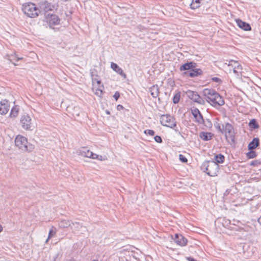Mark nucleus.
Returning a JSON list of instances; mask_svg holds the SVG:
<instances>
[{"label": "nucleus", "mask_w": 261, "mask_h": 261, "mask_svg": "<svg viewBox=\"0 0 261 261\" xmlns=\"http://www.w3.org/2000/svg\"><path fill=\"white\" fill-rule=\"evenodd\" d=\"M203 94L207 101L214 107L222 106L225 103L223 97L213 89H204Z\"/></svg>", "instance_id": "nucleus-1"}, {"label": "nucleus", "mask_w": 261, "mask_h": 261, "mask_svg": "<svg viewBox=\"0 0 261 261\" xmlns=\"http://www.w3.org/2000/svg\"><path fill=\"white\" fill-rule=\"evenodd\" d=\"M15 144L17 147L24 152H31L34 149V145L28 142L27 138L21 135L16 137Z\"/></svg>", "instance_id": "nucleus-2"}, {"label": "nucleus", "mask_w": 261, "mask_h": 261, "mask_svg": "<svg viewBox=\"0 0 261 261\" xmlns=\"http://www.w3.org/2000/svg\"><path fill=\"white\" fill-rule=\"evenodd\" d=\"M201 169L209 176L214 177L217 175L219 166L214 161H205L202 164Z\"/></svg>", "instance_id": "nucleus-3"}, {"label": "nucleus", "mask_w": 261, "mask_h": 261, "mask_svg": "<svg viewBox=\"0 0 261 261\" xmlns=\"http://www.w3.org/2000/svg\"><path fill=\"white\" fill-rule=\"evenodd\" d=\"M22 9L24 13L27 16L31 18H35L37 17L40 12L36 5L32 3H28L23 4L22 5Z\"/></svg>", "instance_id": "nucleus-4"}, {"label": "nucleus", "mask_w": 261, "mask_h": 261, "mask_svg": "<svg viewBox=\"0 0 261 261\" xmlns=\"http://www.w3.org/2000/svg\"><path fill=\"white\" fill-rule=\"evenodd\" d=\"M223 127H224V132H225V136L227 142L230 145H234L235 136L232 125L229 123L227 122Z\"/></svg>", "instance_id": "nucleus-5"}, {"label": "nucleus", "mask_w": 261, "mask_h": 261, "mask_svg": "<svg viewBox=\"0 0 261 261\" xmlns=\"http://www.w3.org/2000/svg\"><path fill=\"white\" fill-rule=\"evenodd\" d=\"M160 123L163 125L171 128L176 126L175 119L170 115H163L160 117Z\"/></svg>", "instance_id": "nucleus-6"}, {"label": "nucleus", "mask_w": 261, "mask_h": 261, "mask_svg": "<svg viewBox=\"0 0 261 261\" xmlns=\"http://www.w3.org/2000/svg\"><path fill=\"white\" fill-rule=\"evenodd\" d=\"M32 119L27 114H24L21 117L20 124L22 127L25 130L32 129Z\"/></svg>", "instance_id": "nucleus-7"}, {"label": "nucleus", "mask_w": 261, "mask_h": 261, "mask_svg": "<svg viewBox=\"0 0 261 261\" xmlns=\"http://www.w3.org/2000/svg\"><path fill=\"white\" fill-rule=\"evenodd\" d=\"M45 19L50 28H53L54 25L59 24L60 21L59 17L55 14H45Z\"/></svg>", "instance_id": "nucleus-8"}, {"label": "nucleus", "mask_w": 261, "mask_h": 261, "mask_svg": "<svg viewBox=\"0 0 261 261\" xmlns=\"http://www.w3.org/2000/svg\"><path fill=\"white\" fill-rule=\"evenodd\" d=\"M227 64L228 66H231L232 68L233 72L236 74H239V73L242 72V66L238 63V62L234 61V60H230L228 61V63H225Z\"/></svg>", "instance_id": "nucleus-9"}, {"label": "nucleus", "mask_w": 261, "mask_h": 261, "mask_svg": "<svg viewBox=\"0 0 261 261\" xmlns=\"http://www.w3.org/2000/svg\"><path fill=\"white\" fill-rule=\"evenodd\" d=\"M191 113L195 119V122L199 124H202L204 122L203 116L197 108L191 109Z\"/></svg>", "instance_id": "nucleus-10"}, {"label": "nucleus", "mask_w": 261, "mask_h": 261, "mask_svg": "<svg viewBox=\"0 0 261 261\" xmlns=\"http://www.w3.org/2000/svg\"><path fill=\"white\" fill-rule=\"evenodd\" d=\"M187 95L189 98L199 104H202L204 102L203 99L196 92L189 90L187 92Z\"/></svg>", "instance_id": "nucleus-11"}, {"label": "nucleus", "mask_w": 261, "mask_h": 261, "mask_svg": "<svg viewBox=\"0 0 261 261\" xmlns=\"http://www.w3.org/2000/svg\"><path fill=\"white\" fill-rule=\"evenodd\" d=\"M10 109L9 101L7 99H3L0 101V114L6 115Z\"/></svg>", "instance_id": "nucleus-12"}, {"label": "nucleus", "mask_w": 261, "mask_h": 261, "mask_svg": "<svg viewBox=\"0 0 261 261\" xmlns=\"http://www.w3.org/2000/svg\"><path fill=\"white\" fill-rule=\"evenodd\" d=\"M40 7V9L44 12L45 15L48 12L53 11L55 9L54 5L47 1L42 2Z\"/></svg>", "instance_id": "nucleus-13"}, {"label": "nucleus", "mask_w": 261, "mask_h": 261, "mask_svg": "<svg viewBox=\"0 0 261 261\" xmlns=\"http://www.w3.org/2000/svg\"><path fill=\"white\" fill-rule=\"evenodd\" d=\"M174 242L177 245L180 246H185L187 245V239L181 234H175L174 239Z\"/></svg>", "instance_id": "nucleus-14"}, {"label": "nucleus", "mask_w": 261, "mask_h": 261, "mask_svg": "<svg viewBox=\"0 0 261 261\" xmlns=\"http://www.w3.org/2000/svg\"><path fill=\"white\" fill-rule=\"evenodd\" d=\"M111 67L118 74L120 75L122 77L126 78V74L123 72V70L120 68L117 64L112 62L111 64Z\"/></svg>", "instance_id": "nucleus-15"}, {"label": "nucleus", "mask_w": 261, "mask_h": 261, "mask_svg": "<svg viewBox=\"0 0 261 261\" xmlns=\"http://www.w3.org/2000/svg\"><path fill=\"white\" fill-rule=\"evenodd\" d=\"M197 66V64L195 62H187L183 65H182L180 68L179 70L180 71H185V70H191V69H193L195 67H196Z\"/></svg>", "instance_id": "nucleus-16"}, {"label": "nucleus", "mask_w": 261, "mask_h": 261, "mask_svg": "<svg viewBox=\"0 0 261 261\" xmlns=\"http://www.w3.org/2000/svg\"><path fill=\"white\" fill-rule=\"evenodd\" d=\"M223 225L226 227L229 224H232L233 225L238 226L239 227H241V225H242V222L240 221L239 220L233 219L232 221H230L229 219H226L225 218L223 219V222H222Z\"/></svg>", "instance_id": "nucleus-17"}, {"label": "nucleus", "mask_w": 261, "mask_h": 261, "mask_svg": "<svg viewBox=\"0 0 261 261\" xmlns=\"http://www.w3.org/2000/svg\"><path fill=\"white\" fill-rule=\"evenodd\" d=\"M236 23L240 28L242 29L244 31H250L251 29V28L249 23L243 21L241 19H237Z\"/></svg>", "instance_id": "nucleus-18"}, {"label": "nucleus", "mask_w": 261, "mask_h": 261, "mask_svg": "<svg viewBox=\"0 0 261 261\" xmlns=\"http://www.w3.org/2000/svg\"><path fill=\"white\" fill-rule=\"evenodd\" d=\"M185 74H188L190 77H194L198 75H201L203 73V71L199 68H196L195 67L191 69V71L188 73L185 72Z\"/></svg>", "instance_id": "nucleus-19"}, {"label": "nucleus", "mask_w": 261, "mask_h": 261, "mask_svg": "<svg viewBox=\"0 0 261 261\" xmlns=\"http://www.w3.org/2000/svg\"><path fill=\"white\" fill-rule=\"evenodd\" d=\"M259 145V140L258 138H254L248 145V150H253Z\"/></svg>", "instance_id": "nucleus-20"}, {"label": "nucleus", "mask_w": 261, "mask_h": 261, "mask_svg": "<svg viewBox=\"0 0 261 261\" xmlns=\"http://www.w3.org/2000/svg\"><path fill=\"white\" fill-rule=\"evenodd\" d=\"M213 134L212 133L202 132L199 134V137L204 141L211 140Z\"/></svg>", "instance_id": "nucleus-21"}, {"label": "nucleus", "mask_w": 261, "mask_h": 261, "mask_svg": "<svg viewBox=\"0 0 261 261\" xmlns=\"http://www.w3.org/2000/svg\"><path fill=\"white\" fill-rule=\"evenodd\" d=\"M71 222L66 219H61L59 222V226L61 228H65L68 227H70L71 229H72V226L71 225Z\"/></svg>", "instance_id": "nucleus-22"}, {"label": "nucleus", "mask_w": 261, "mask_h": 261, "mask_svg": "<svg viewBox=\"0 0 261 261\" xmlns=\"http://www.w3.org/2000/svg\"><path fill=\"white\" fill-rule=\"evenodd\" d=\"M149 91L150 92L151 95L153 98H156L159 94V86L157 85H154L151 86L149 88Z\"/></svg>", "instance_id": "nucleus-23"}, {"label": "nucleus", "mask_w": 261, "mask_h": 261, "mask_svg": "<svg viewBox=\"0 0 261 261\" xmlns=\"http://www.w3.org/2000/svg\"><path fill=\"white\" fill-rule=\"evenodd\" d=\"M19 111V108L18 106L16 105L14 106L11 110L10 113V117L11 118H15L16 117Z\"/></svg>", "instance_id": "nucleus-24"}, {"label": "nucleus", "mask_w": 261, "mask_h": 261, "mask_svg": "<svg viewBox=\"0 0 261 261\" xmlns=\"http://www.w3.org/2000/svg\"><path fill=\"white\" fill-rule=\"evenodd\" d=\"M79 154L83 156L89 158L92 154V152L86 148H83L79 151Z\"/></svg>", "instance_id": "nucleus-25"}, {"label": "nucleus", "mask_w": 261, "mask_h": 261, "mask_svg": "<svg viewBox=\"0 0 261 261\" xmlns=\"http://www.w3.org/2000/svg\"><path fill=\"white\" fill-rule=\"evenodd\" d=\"M215 163H216L217 164L223 163L225 160V156L222 154H216L215 156Z\"/></svg>", "instance_id": "nucleus-26"}, {"label": "nucleus", "mask_w": 261, "mask_h": 261, "mask_svg": "<svg viewBox=\"0 0 261 261\" xmlns=\"http://www.w3.org/2000/svg\"><path fill=\"white\" fill-rule=\"evenodd\" d=\"M201 0H192L190 5V8L192 9H196L200 7Z\"/></svg>", "instance_id": "nucleus-27"}, {"label": "nucleus", "mask_w": 261, "mask_h": 261, "mask_svg": "<svg viewBox=\"0 0 261 261\" xmlns=\"http://www.w3.org/2000/svg\"><path fill=\"white\" fill-rule=\"evenodd\" d=\"M249 126L251 129H256L259 127V125L255 119H252L249 123Z\"/></svg>", "instance_id": "nucleus-28"}, {"label": "nucleus", "mask_w": 261, "mask_h": 261, "mask_svg": "<svg viewBox=\"0 0 261 261\" xmlns=\"http://www.w3.org/2000/svg\"><path fill=\"white\" fill-rule=\"evenodd\" d=\"M180 98V92H177V93H176L175 94V95L173 96V102L174 104L177 103L179 102Z\"/></svg>", "instance_id": "nucleus-29"}, {"label": "nucleus", "mask_w": 261, "mask_h": 261, "mask_svg": "<svg viewBox=\"0 0 261 261\" xmlns=\"http://www.w3.org/2000/svg\"><path fill=\"white\" fill-rule=\"evenodd\" d=\"M250 151L247 153L246 155L248 159H253L256 157V153L255 151L253 150H249Z\"/></svg>", "instance_id": "nucleus-30"}, {"label": "nucleus", "mask_w": 261, "mask_h": 261, "mask_svg": "<svg viewBox=\"0 0 261 261\" xmlns=\"http://www.w3.org/2000/svg\"><path fill=\"white\" fill-rule=\"evenodd\" d=\"M71 225L72 226L73 230H79V228L82 227V225L79 222H72Z\"/></svg>", "instance_id": "nucleus-31"}, {"label": "nucleus", "mask_w": 261, "mask_h": 261, "mask_svg": "<svg viewBox=\"0 0 261 261\" xmlns=\"http://www.w3.org/2000/svg\"><path fill=\"white\" fill-rule=\"evenodd\" d=\"M202 124H204L207 128H211L213 126L212 122L208 119H204V122Z\"/></svg>", "instance_id": "nucleus-32"}, {"label": "nucleus", "mask_w": 261, "mask_h": 261, "mask_svg": "<svg viewBox=\"0 0 261 261\" xmlns=\"http://www.w3.org/2000/svg\"><path fill=\"white\" fill-rule=\"evenodd\" d=\"M56 229L53 227L49 231L48 240H49L52 237H53L56 233Z\"/></svg>", "instance_id": "nucleus-33"}, {"label": "nucleus", "mask_w": 261, "mask_h": 261, "mask_svg": "<svg viewBox=\"0 0 261 261\" xmlns=\"http://www.w3.org/2000/svg\"><path fill=\"white\" fill-rule=\"evenodd\" d=\"M261 164V162L259 161V160H254V161H252L250 165L251 166H256V167H258V166H259Z\"/></svg>", "instance_id": "nucleus-34"}, {"label": "nucleus", "mask_w": 261, "mask_h": 261, "mask_svg": "<svg viewBox=\"0 0 261 261\" xmlns=\"http://www.w3.org/2000/svg\"><path fill=\"white\" fill-rule=\"evenodd\" d=\"M144 133L148 135L149 136H152L154 135L155 132L154 130L151 129H146L144 131Z\"/></svg>", "instance_id": "nucleus-35"}, {"label": "nucleus", "mask_w": 261, "mask_h": 261, "mask_svg": "<svg viewBox=\"0 0 261 261\" xmlns=\"http://www.w3.org/2000/svg\"><path fill=\"white\" fill-rule=\"evenodd\" d=\"M179 159L182 163H187L188 162L187 159L181 154L179 155Z\"/></svg>", "instance_id": "nucleus-36"}, {"label": "nucleus", "mask_w": 261, "mask_h": 261, "mask_svg": "<svg viewBox=\"0 0 261 261\" xmlns=\"http://www.w3.org/2000/svg\"><path fill=\"white\" fill-rule=\"evenodd\" d=\"M215 127L220 131L221 133H224V127L223 128H221V125L219 123H216L215 124Z\"/></svg>", "instance_id": "nucleus-37"}, {"label": "nucleus", "mask_w": 261, "mask_h": 261, "mask_svg": "<svg viewBox=\"0 0 261 261\" xmlns=\"http://www.w3.org/2000/svg\"><path fill=\"white\" fill-rule=\"evenodd\" d=\"M102 90L100 88H97L96 90V91L95 92V94L97 95L98 96H101L102 94Z\"/></svg>", "instance_id": "nucleus-38"}, {"label": "nucleus", "mask_w": 261, "mask_h": 261, "mask_svg": "<svg viewBox=\"0 0 261 261\" xmlns=\"http://www.w3.org/2000/svg\"><path fill=\"white\" fill-rule=\"evenodd\" d=\"M154 140L157 143H162L163 142L162 138L159 136H155L154 138Z\"/></svg>", "instance_id": "nucleus-39"}, {"label": "nucleus", "mask_w": 261, "mask_h": 261, "mask_svg": "<svg viewBox=\"0 0 261 261\" xmlns=\"http://www.w3.org/2000/svg\"><path fill=\"white\" fill-rule=\"evenodd\" d=\"M116 100H117L120 97V93L118 92H116L113 96Z\"/></svg>", "instance_id": "nucleus-40"}, {"label": "nucleus", "mask_w": 261, "mask_h": 261, "mask_svg": "<svg viewBox=\"0 0 261 261\" xmlns=\"http://www.w3.org/2000/svg\"><path fill=\"white\" fill-rule=\"evenodd\" d=\"M98 158V155L92 152V155L89 158H91L93 159H97Z\"/></svg>", "instance_id": "nucleus-41"}, {"label": "nucleus", "mask_w": 261, "mask_h": 261, "mask_svg": "<svg viewBox=\"0 0 261 261\" xmlns=\"http://www.w3.org/2000/svg\"><path fill=\"white\" fill-rule=\"evenodd\" d=\"M105 159H106L105 157L102 156V155H98V158L97 159V160H99V161H104V160H105Z\"/></svg>", "instance_id": "nucleus-42"}, {"label": "nucleus", "mask_w": 261, "mask_h": 261, "mask_svg": "<svg viewBox=\"0 0 261 261\" xmlns=\"http://www.w3.org/2000/svg\"><path fill=\"white\" fill-rule=\"evenodd\" d=\"M212 80L215 82H219L221 81V80L217 77H214L212 78Z\"/></svg>", "instance_id": "nucleus-43"}, {"label": "nucleus", "mask_w": 261, "mask_h": 261, "mask_svg": "<svg viewBox=\"0 0 261 261\" xmlns=\"http://www.w3.org/2000/svg\"><path fill=\"white\" fill-rule=\"evenodd\" d=\"M123 108H124V107L121 105H118L117 106V110L119 111L123 109Z\"/></svg>", "instance_id": "nucleus-44"}, {"label": "nucleus", "mask_w": 261, "mask_h": 261, "mask_svg": "<svg viewBox=\"0 0 261 261\" xmlns=\"http://www.w3.org/2000/svg\"><path fill=\"white\" fill-rule=\"evenodd\" d=\"M257 221L261 226V216L257 219Z\"/></svg>", "instance_id": "nucleus-45"}, {"label": "nucleus", "mask_w": 261, "mask_h": 261, "mask_svg": "<svg viewBox=\"0 0 261 261\" xmlns=\"http://www.w3.org/2000/svg\"><path fill=\"white\" fill-rule=\"evenodd\" d=\"M13 57V56H12V57ZM14 57H16V58H17V59H16V61H19V60H21V59H22V58H19V57H16V55H15V56H14Z\"/></svg>", "instance_id": "nucleus-46"}, {"label": "nucleus", "mask_w": 261, "mask_h": 261, "mask_svg": "<svg viewBox=\"0 0 261 261\" xmlns=\"http://www.w3.org/2000/svg\"><path fill=\"white\" fill-rule=\"evenodd\" d=\"M3 231V227L2 226L0 225V232H2Z\"/></svg>", "instance_id": "nucleus-47"}, {"label": "nucleus", "mask_w": 261, "mask_h": 261, "mask_svg": "<svg viewBox=\"0 0 261 261\" xmlns=\"http://www.w3.org/2000/svg\"><path fill=\"white\" fill-rule=\"evenodd\" d=\"M175 132H179V130L177 128L175 129Z\"/></svg>", "instance_id": "nucleus-48"}, {"label": "nucleus", "mask_w": 261, "mask_h": 261, "mask_svg": "<svg viewBox=\"0 0 261 261\" xmlns=\"http://www.w3.org/2000/svg\"><path fill=\"white\" fill-rule=\"evenodd\" d=\"M97 83L98 84H100V81H97Z\"/></svg>", "instance_id": "nucleus-49"}, {"label": "nucleus", "mask_w": 261, "mask_h": 261, "mask_svg": "<svg viewBox=\"0 0 261 261\" xmlns=\"http://www.w3.org/2000/svg\"><path fill=\"white\" fill-rule=\"evenodd\" d=\"M49 240H48V238L46 239L45 243H47Z\"/></svg>", "instance_id": "nucleus-50"}, {"label": "nucleus", "mask_w": 261, "mask_h": 261, "mask_svg": "<svg viewBox=\"0 0 261 261\" xmlns=\"http://www.w3.org/2000/svg\"><path fill=\"white\" fill-rule=\"evenodd\" d=\"M13 64L14 65H17V64H16L15 63H14V62H13Z\"/></svg>", "instance_id": "nucleus-51"}]
</instances>
